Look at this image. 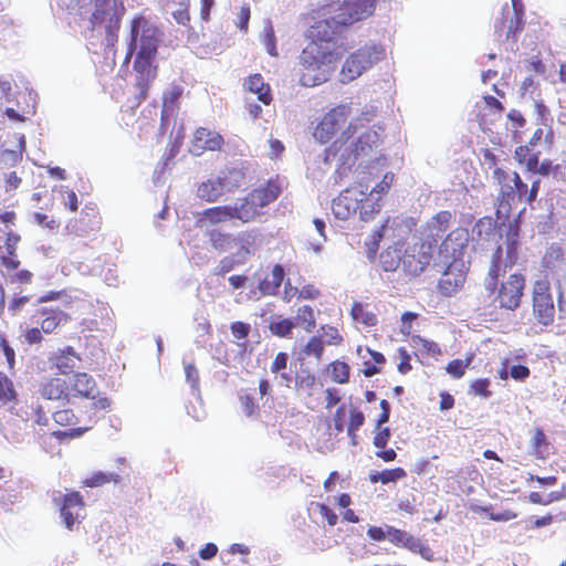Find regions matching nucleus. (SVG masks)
Masks as SVG:
<instances>
[{
	"mask_svg": "<svg viewBox=\"0 0 566 566\" xmlns=\"http://www.w3.org/2000/svg\"><path fill=\"white\" fill-rule=\"evenodd\" d=\"M377 108L375 106L366 107L361 115L342 133V135L325 150V163L335 164L336 172L339 177L346 176L352 167L359 161L356 169V177L366 176L365 182L369 184V196L379 197L387 193L392 186L395 175L386 172L382 179L371 187V172L366 171L373 154L381 143L382 128L380 126H369L376 117Z\"/></svg>",
	"mask_w": 566,
	"mask_h": 566,
	"instance_id": "1",
	"label": "nucleus"
},
{
	"mask_svg": "<svg viewBox=\"0 0 566 566\" xmlns=\"http://www.w3.org/2000/svg\"><path fill=\"white\" fill-rule=\"evenodd\" d=\"M164 32L145 15H137L130 21L129 32L125 38L127 63L133 56V70L139 96L145 98L149 85L157 76V54Z\"/></svg>",
	"mask_w": 566,
	"mask_h": 566,
	"instance_id": "2",
	"label": "nucleus"
},
{
	"mask_svg": "<svg viewBox=\"0 0 566 566\" xmlns=\"http://www.w3.org/2000/svg\"><path fill=\"white\" fill-rule=\"evenodd\" d=\"M77 12L87 29L104 34L105 45L114 46L117 41L116 31L125 12L122 0H76Z\"/></svg>",
	"mask_w": 566,
	"mask_h": 566,
	"instance_id": "3",
	"label": "nucleus"
},
{
	"mask_svg": "<svg viewBox=\"0 0 566 566\" xmlns=\"http://www.w3.org/2000/svg\"><path fill=\"white\" fill-rule=\"evenodd\" d=\"M339 59V52L331 44L310 42L300 55V63L304 67L301 83L304 86H315L326 82Z\"/></svg>",
	"mask_w": 566,
	"mask_h": 566,
	"instance_id": "4",
	"label": "nucleus"
},
{
	"mask_svg": "<svg viewBox=\"0 0 566 566\" xmlns=\"http://www.w3.org/2000/svg\"><path fill=\"white\" fill-rule=\"evenodd\" d=\"M385 59V49L375 42H368L349 54L342 67L339 77L342 83H349L358 78L364 72Z\"/></svg>",
	"mask_w": 566,
	"mask_h": 566,
	"instance_id": "5",
	"label": "nucleus"
},
{
	"mask_svg": "<svg viewBox=\"0 0 566 566\" xmlns=\"http://www.w3.org/2000/svg\"><path fill=\"white\" fill-rule=\"evenodd\" d=\"M377 0H335L325 4L327 14L335 25H352L370 17Z\"/></svg>",
	"mask_w": 566,
	"mask_h": 566,
	"instance_id": "6",
	"label": "nucleus"
},
{
	"mask_svg": "<svg viewBox=\"0 0 566 566\" xmlns=\"http://www.w3.org/2000/svg\"><path fill=\"white\" fill-rule=\"evenodd\" d=\"M244 172L239 168H227L216 177L209 178L207 181L198 186L197 195L199 198L214 202L227 192H232L242 186Z\"/></svg>",
	"mask_w": 566,
	"mask_h": 566,
	"instance_id": "7",
	"label": "nucleus"
},
{
	"mask_svg": "<svg viewBox=\"0 0 566 566\" xmlns=\"http://www.w3.org/2000/svg\"><path fill=\"white\" fill-rule=\"evenodd\" d=\"M366 179V176L356 177L355 184L333 200L332 211L337 219L347 220L358 211L359 205L365 198L364 193L366 195L369 189V184L365 182Z\"/></svg>",
	"mask_w": 566,
	"mask_h": 566,
	"instance_id": "8",
	"label": "nucleus"
},
{
	"mask_svg": "<svg viewBox=\"0 0 566 566\" xmlns=\"http://www.w3.org/2000/svg\"><path fill=\"white\" fill-rule=\"evenodd\" d=\"M370 106L371 105L365 106L361 111ZM361 113L363 112H360L359 115L354 116V107L352 104H340L332 108L322 117L315 127L313 133L314 138L322 144L327 143L334 134L345 125L349 117H352L349 122L350 124L353 119L359 117Z\"/></svg>",
	"mask_w": 566,
	"mask_h": 566,
	"instance_id": "9",
	"label": "nucleus"
},
{
	"mask_svg": "<svg viewBox=\"0 0 566 566\" xmlns=\"http://www.w3.org/2000/svg\"><path fill=\"white\" fill-rule=\"evenodd\" d=\"M432 243L417 241L402 251V270L412 276L419 275L432 260Z\"/></svg>",
	"mask_w": 566,
	"mask_h": 566,
	"instance_id": "10",
	"label": "nucleus"
},
{
	"mask_svg": "<svg viewBox=\"0 0 566 566\" xmlns=\"http://www.w3.org/2000/svg\"><path fill=\"white\" fill-rule=\"evenodd\" d=\"M493 178L500 187L497 213L506 214L512 206L516 203L515 188L516 182H520V176L515 171L496 168L493 172Z\"/></svg>",
	"mask_w": 566,
	"mask_h": 566,
	"instance_id": "11",
	"label": "nucleus"
},
{
	"mask_svg": "<svg viewBox=\"0 0 566 566\" xmlns=\"http://www.w3.org/2000/svg\"><path fill=\"white\" fill-rule=\"evenodd\" d=\"M533 307L534 314L539 323L548 325L553 322L555 306L549 293V283L545 280H539L534 284Z\"/></svg>",
	"mask_w": 566,
	"mask_h": 566,
	"instance_id": "12",
	"label": "nucleus"
},
{
	"mask_svg": "<svg viewBox=\"0 0 566 566\" xmlns=\"http://www.w3.org/2000/svg\"><path fill=\"white\" fill-rule=\"evenodd\" d=\"M525 286V280L521 274H512L502 282L496 300L500 306L506 310H515L520 306Z\"/></svg>",
	"mask_w": 566,
	"mask_h": 566,
	"instance_id": "13",
	"label": "nucleus"
},
{
	"mask_svg": "<svg viewBox=\"0 0 566 566\" xmlns=\"http://www.w3.org/2000/svg\"><path fill=\"white\" fill-rule=\"evenodd\" d=\"M454 221L452 212L443 210L432 216L420 230L421 242H431L432 247L437 243L444 232L451 227Z\"/></svg>",
	"mask_w": 566,
	"mask_h": 566,
	"instance_id": "14",
	"label": "nucleus"
},
{
	"mask_svg": "<svg viewBox=\"0 0 566 566\" xmlns=\"http://www.w3.org/2000/svg\"><path fill=\"white\" fill-rule=\"evenodd\" d=\"M61 497L63 499L60 509L61 516L65 526L71 530L72 526L82 517L84 503L78 492H70L65 495H62L61 492H54L53 501L55 503H59Z\"/></svg>",
	"mask_w": 566,
	"mask_h": 566,
	"instance_id": "15",
	"label": "nucleus"
},
{
	"mask_svg": "<svg viewBox=\"0 0 566 566\" xmlns=\"http://www.w3.org/2000/svg\"><path fill=\"white\" fill-rule=\"evenodd\" d=\"M469 233L463 228L452 230L440 247V255L444 262L452 260L455 263L461 258L462 250L468 245Z\"/></svg>",
	"mask_w": 566,
	"mask_h": 566,
	"instance_id": "16",
	"label": "nucleus"
},
{
	"mask_svg": "<svg viewBox=\"0 0 566 566\" xmlns=\"http://www.w3.org/2000/svg\"><path fill=\"white\" fill-rule=\"evenodd\" d=\"M325 4L321 7L317 11L318 18L321 21H317L315 25L312 27L311 30V42H318L319 44H331L334 50H337V45L335 42V34L337 29L340 25H335L332 19L324 13Z\"/></svg>",
	"mask_w": 566,
	"mask_h": 566,
	"instance_id": "17",
	"label": "nucleus"
},
{
	"mask_svg": "<svg viewBox=\"0 0 566 566\" xmlns=\"http://www.w3.org/2000/svg\"><path fill=\"white\" fill-rule=\"evenodd\" d=\"M223 145L222 136L205 127L196 130L190 153L195 156H200L206 150H219Z\"/></svg>",
	"mask_w": 566,
	"mask_h": 566,
	"instance_id": "18",
	"label": "nucleus"
},
{
	"mask_svg": "<svg viewBox=\"0 0 566 566\" xmlns=\"http://www.w3.org/2000/svg\"><path fill=\"white\" fill-rule=\"evenodd\" d=\"M40 318L38 324L45 334L53 333L59 326L65 325L70 321V316L60 307L43 306L39 310Z\"/></svg>",
	"mask_w": 566,
	"mask_h": 566,
	"instance_id": "19",
	"label": "nucleus"
},
{
	"mask_svg": "<svg viewBox=\"0 0 566 566\" xmlns=\"http://www.w3.org/2000/svg\"><path fill=\"white\" fill-rule=\"evenodd\" d=\"M524 27V18L513 15L510 13V10L503 12V17L500 21H496L494 24L495 32L499 38L505 35L507 40H516L517 34L523 30Z\"/></svg>",
	"mask_w": 566,
	"mask_h": 566,
	"instance_id": "20",
	"label": "nucleus"
},
{
	"mask_svg": "<svg viewBox=\"0 0 566 566\" xmlns=\"http://www.w3.org/2000/svg\"><path fill=\"white\" fill-rule=\"evenodd\" d=\"M233 213L231 206H218L213 208L206 209L198 219V224L200 228L209 229L210 226H216L220 223H226L228 221L233 220Z\"/></svg>",
	"mask_w": 566,
	"mask_h": 566,
	"instance_id": "21",
	"label": "nucleus"
},
{
	"mask_svg": "<svg viewBox=\"0 0 566 566\" xmlns=\"http://www.w3.org/2000/svg\"><path fill=\"white\" fill-rule=\"evenodd\" d=\"M454 269L455 264L451 263L439 281V289L443 295L454 294L465 282V273L461 270L454 272Z\"/></svg>",
	"mask_w": 566,
	"mask_h": 566,
	"instance_id": "22",
	"label": "nucleus"
},
{
	"mask_svg": "<svg viewBox=\"0 0 566 566\" xmlns=\"http://www.w3.org/2000/svg\"><path fill=\"white\" fill-rule=\"evenodd\" d=\"M233 218L242 222H249L253 220L262 209L256 200L249 193L245 198L238 200L231 206Z\"/></svg>",
	"mask_w": 566,
	"mask_h": 566,
	"instance_id": "23",
	"label": "nucleus"
},
{
	"mask_svg": "<svg viewBox=\"0 0 566 566\" xmlns=\"http://www.w3.org/2000/svg\"><path fill=\"white\" fill-rule=\"evenodd\" d=\"M284 279V269L276 264L264 277H259L258 292L260 295H274Z\"/></svg>",
	"mask_w": 566,
	"mask_h": 566,
	"instance_id": "24",
	"label": "nucleus"
},
{
	"mask_svg": "<svg viewBox=\"0 0 566 566\" xmlns=\"http://www.w3.org/2000/svg\"><path fill=\"white\" fill-rule=\"evenodd\" d=\"M39 392L48 400L66 398V382L61 378H49L41 384Z\"/></svg>",
	"mask_w": 566,
	"mask_h": 566,
	"instance_id": "25",
	"label": "nucleus"
},
{
	"mask_svg": "<svg viewBox=\"0 0 566 566\" xmlns=\"http://www.w3.org/2000/svg\"><path fill=\"white\" fill-rule=\"evenodd\" d=\"M72 389L80 396L94 399L97 392L95 380L86 373H77L73 376Z\"/></svg>",
	"mask_w": 566,
	"mask_h": 566,
	"instance_id": "26",
	"label": "nucleus"
},
{
	"mask_svg": "<svg viewBox=\"0 0 566 566\" xmlns=\"http://www.w3.org/2000/svg\"><path fill=\"white\" fill-rule=\"evenodd\" d=\"M255 238L256 235L253 232H242L235 237L237 242L233 243V248L238 247V251L233 256L237 259L238 264L244 263L248 258L252 255V245L254 244Z\"/></svg>",
	"mask_w": 566,
	"mask_h": 566,
	"instance_id": "27",
	"label": "nucleus"
},
{
	"mask_svg": "<svg viewBox=\"0 0 566 566\" xmlns=\"http://www.w3.org/2000/svg\"><path fill=\"white\" fill-rule=\"evenodd\" d=\"M245 87L250 93L255 94L258 99L265 105L270 104L272 101L270 86L264 83L263 77L260 74L251 75L245 82Z\"/></svg>",
	"mask_w": 566,
	"mask_h": 566,
	"instance_id": "28",
	"label": "nucleus"
},
{
	"mask_svg": "<svg viewBox=\"0 0 566 566\" xmlns=\"http://www.w3.org/2000/svg\"><path fill=\"white\" fill-rule=\"evenodd\" d=\"M77 360H80V357L72 347H66L54 357L55 366L63 375L72 373Z\"/></svg>",
	"mask_w": 566,
	"mask_h": 566,
	"instance_id": "29",
	"label": "nucleus"
},
{
	"mask_svg": "<svg viewBox=\"0 0 566 566\" xmlns=\"http://www.w3.org/2000/svg\"><path fill=\"white\" fill-rule=\"evenodd\" d=\"M206 235L209 238L211 245L218 251H228L233 248V243L237 242L235 237L229 233H223L218 229H207Z\"/></svg>",
	"mask_w": 566,
	"mask_h": 566,
	"instance_id": "30",
	"label": "nucleus"
},
{
	"mask_svg": "<svg viewBox=\"0 0 566 566\" xmlns=\"http://www.w3.org/2000/svg\"><path fill=\"white\" fill-rule=\"evenodd\" d=\"M387 538L394 544L402 545L412 551L417 549L420 546L419 541L416 539L413 536L392 526H387Z\"/></svg>",
	"mask_w": 566,
	"mask_h": 566,
	"instance_id": "31",
	"label": "nucleus"
},
{
	"mask_svg": "<svg viewBox=\"0 0 566 566\" xmlns=\"http://www.w3.org/2000/svg\"><path fill=\"white\" fill-rule=\"evenodd\" d=\"M252 198L256 200L261 208L274 201L280 195V187L274 182H269L266 187L255 189L251 192Z\"/></svg>",
	"mask_w": 566,
	"mask_h": 566,
	"instance_id": "32",
	"label": "nucleus"
},
{
	"mask_svg": "<svg viewBox=\"0 0 566 566\" xmlns=\"http://www.w3.org/2000/svg\"><path fill=\"white\" fill-rule=\"evenodd\" d=\"M380 262L385 271H395L402 266V249L401 247L388 248L380 255Z\"/></svg>",
	"mask_w": 566,
	"mask_h": 566,
	"instance_id": "33",
	"label": "nucleus"
},
{
	"mask_svg": "<svg viewBox=\"0 0 566 566\" xmlns=\"http://www.w3.org/2000/svg\"><path fill=\"white\" fill-rule=\"evenodd\" d=\"M181 94V90L179 87H172L168 92L164 94L163 97V109H161V120L163 124L168 122L169 117L174 116L176 111V103Z\"/></svg>",
	"mask_w": 566,
	"mask_h": 566,
	"instance_id": "34",
	"label": "nucleus"
},
{
	"mask_svg": "<svg viewBox=\"0 0 566 566\" xmlns=\"http://www.w3.org/2000/svg\"><path fill=\"white\" fill-rule=\"evenodd\" d=\"M364 197L358 209L359 217L363 221H369L375 213L380 211V200L379 197L369 196L368 191H366V195L364 193Z\"/></svg>",
	"mask_w": 566,
	"mask_h": 566,
	"instance_id": "35",
	"label": "nucleus"
},
{
	"mask_svg": "<svg viewBox=\"0 0 566 566\" xmlns=\"http://www.w3.org/2000/svg\"><path fill=\"white\" fill-rule=\"evenodd\" d=\"M294 319L295 326H301L306 332H312V329L316 325L314 311L308 305H303L298 307Z\"/></svg>",
	"mask_w": 566,
	"mask_h": 566,
	"instance_id": "36",
	"label": "nucleus"
},
{
	"mask_svg": "<svg viewBox=\"0 0 566 566\" xmlns=\"http://www.w3.org/2000/svg\"><path fill=\"white\" fill-rule=\"evenodd\" d=\"M473 234H476L480 240L491 241L497 237L495 224L491 218L479 220L474 228Z\"/></svg>",
	"mask_w": 566,
	"mask_h": 566,
	"instance_id": "37",
	"label": "nucleus"
},
{
	"mask_svg": "<svg viewBox=\"0 0 566 566\" xmlns=\"http://www.w3.org/2000/svg\"><path fill=\"white\" fill-rule=\"evenodd\" d=\"M18 149H6L1 153V160L7 166H15L22 159V153L25 148L23 135H18Z\"/></svg>",
	"mask_w": 566,
	"mask_h": 566,
	"instance_id": "38",
	"label": "nucleus"
},
{
	"mask_svg": "<svg viewBox=\"0 0 566 566\" xmlns=\"http://www.w3.org/2000/svg\"><path fill=\"white\" fill-rule=\"evenodd\" d=\"M502 248L499 247L494 253L492 265L484 281L485 289L493 292L496 289V279L501 270Z\"/></svg>",
	"mask_w": 566,
	"mask_h": 566,
	"instance_id": "39",
	"label": "nucleus"
},
{
	"mask_svg": "<svg viewBox=\"0 0 566 566\" xmlns=\"http://www.w3.org/2000/svg\"><path fill=\"white\" fill-rule=\"evenodd\" d=\"M332 380L337 384H346L349 379V366L343 361H334L328 366Z\"/></svg>",
	"mask_w": 566,
	"mask_h": 566,
	"instance_id": "40",
	"label": "nucleus"
},
{
	"mask_svg": "<svg viewBox=\"0 0 566 566\" xmlns=\"http://www.w3.org/2000/svg\"><path fill=\"white\" fill-rule=\"evenodd\" d=\"M352 316L355 322L361 323L366 326H375L377 323L376 315L366 311L359 303L354 304L352 308Z\"/></svg>",
	"mask_w": 566,
	"mask_h": 566,
	"instance_id": "41",
	"label": "nucleus"
},
{
	"mask_svg": "<svg viewBox=\"0 0 566 566\" xmlns=\"http://www.w3.org/2000/svg\"><path fill=\"white\" fill-rule=\"evenodd\" d=\"M405 476L406 471L401 468H396L371 474L370 480L374 483L380 481L381 483L387 484L389 482H396L397 480L402 479Z\"/></svg>",
	"mask_w": 566,
	"mask_h": 566,
	"instance_id": "42",
	"label": "nucleus"
},
{
	"mask_svg": "<svg viewBox=\"0 0 566 566\" xmlns=\"http://www.w3.org/2000/svg\"><path fill=\"white\" fill-rule=\"evenodd\" d=\"M411 342L413 347L428 356H438L441 354L439 345L432 340L424 339L420 336H412Z\"/></svg>",
	"mask_w": 566,
	"mask_h": 566,
	"instance_id": "43",
	"label": "nucleus"
},
{
	"mask_svg": "<svg viewBox=\"0 0 566 566\" xmlns=\"http://www.w3.org/2000/svg\"><path fill=\"white\" fill-rule=\"evenodd\" d=\"M112 481L117 483L119 481V475L115 474V473H105V472L98 471V472L93 473L91 478L86 479L84 481V484L88 488H96V486H101L105 483H109Z\"/></svg>",
	"mask_w": 566,
	"mask_h": 566,
	"instance_id": "44",
	"label": "nucleus"
},
{
	"mask_svg": "<svg viewBox=\"0 0 566 566\" xmlns=\"http://www.w3.org/2000/svg\"><path fill=\"white\" fill-rule=\"evenodd\" d=\"M15 398L12 381L7 375L0 373V402L6 405Z\"/></svg>",
	"mask_w": 566,
	"mask_h": 566,
	"instance_id": "45",
	"label": "nucleus"
},
{
	"mask_svg": "<svg viewBox=\"0 0 566 566\" xmlns=\"http://www.w3.org/2000/svg\"><path fill=\"white\" fill-rule=\"evenodd\" d=\"M471 361H472V357H468L465 359L451 360L447 365L446 370L453 378H457V379L461 378L464 375L465 369L470 366Z\"/></svg>",
	"mask_w": 566,
	"mask_h": 566,
	"instance_id": "46",
	"label": "nucleus"
},
{
	"mask_svg": "<svg viewBox=\"0 0 566 566\" xmlns=\"http://www.w3.org/2000/svg\"><path fill=\"white\" fill-rule=\"evenodd\" d=\"M294 326V321L290 318H283L279 321H273L270 324V331L276 336L286 337L290 335Z\"/></svg>",
	"mask_w": 566,
	"mask_h": 566,
	"instance_id": "47",
	"label": "nucleus"
},
{
	"mask_svg": "<svg viewBox=\"0 0 566 566\" xmlns=\"http://www.w3.org/2000/svg\"><path fill=\"white\" fill-rule=\"evenodd\" d=\"M321 339L324 342V344L327 345H337L342 342V336L338 333V329L333 326H322L318 331Z\"/></svg>",
	"mask_w": 566,
	"mask_h": 566,
	"instance_id": "48",
	"label": "nucleus"
},
{
	"mask_svg": "<svg viewBox=\"0 0 566 566\" xmlns=\"http://www.w3.org/2000/svg\"><path fill=\"white\" fill-rule=\"evenodd\" d=\"M316 378L308 370H302L295 378V385L298 389L307 391L311 395V390L315 385Z\"/></svg>",
	"mask_w": 566,
	"mask_h": 566,
	"instance_id": "49",
	"label": "nucleus"
},
{
	"mask_svg": "<svg viewBox=\"0 0 566 566\" xmlns=\"http://www.w3.org/2000/svg\"><path fill=\"white\" fill-rule=\"evenodd\" d=\"M262 42L266 49V52L272 55L276 56V45H275V36H274V30L272 24L269 22L264 25L263 29V39Z\"/></svg>",
	"mask_w": 566,
	"mask_h": 566,
	"instance_id": "50",
	"label": "nucleus"
},
{
	"mask_svg": "<svg viewBox=\"0 0 566 566\" xmlns=\"http://www.w3.org/2000/svg\"><path fill=\"white\" fill-rule=\"evenodd\" d=\"M324 352V342L318 336L312 337L303 349V353L307 356H314L316 359H321Z\"/></svg>",
	"mask_w": 566,
	"mask_h": 566,
	"instance_id": "51",
	"label": "nucleus"
},
{
	"mask_svg": "<svg viewBox=\"0 0 566 566\" xmlns=\"http://www.w3.org/2000/svg\"><path fill=\"white\" fill-rule=\"evenodd\" d=\"M185 376L192 392L199 396V371L193 364H185Z\"/></svg>",
	"mask_w": 566,
	"mask_h": 566,
	"instance_id": "52",
	"label": "nucleus"
},
{
	"mask_svg": "<svg viewBox=\"0 0 566 566\" xmlns=\"http://www.w3.org/2000/svg\"><path fill=\"white\" fill-rule=\"evenodd\" d=\"M365 416L361 411L350 409L347 434L355 438V432L364 424Z\"/></svg>",
	"mask_w": 566,
	"mask_h": 566,
	"instance_id": "53",
	"label": "nucleus"
},
{
	"mask_svg": "<svg viewBox=\"0 0 566 566\" xmlns=\"http://www.w3.org/2000/svg\"><path fill=\"white\" fill-rule=\"evenodd\" d=\"M490 380L486 378L476 379L472 382L471 389L475 395L488 398L491 396V391L489 390Z\"/></svg>",
	"mask_w": 566,
	"mask_h": 566,
	"instance_id": "54",
	"label": "nucleus"
},
{
	"mask_svg": "<svg viewBox=\"0 0 566 566\" xmlns=\"http://www.w3.org/2000/svg\"><path fill=\"white\" fill-rule=\"evenodd\" d=\"M60 191L64 192L63 203L69 207L71 211H76L78 208L77 196L73 190H69L65 186L60 187Z\"/></svg>",
	"mask_w": 566,
	"mask_h": 566,
	"instance_id": "55",
	"label": "nucleus"
},
{
	"mask_svg": "<svg viewBox=\"0 0 566 566\" xmlns=\"http://www.w3.org/2000/svg\"><path fill=\"white\" fill-rule=\"evenodd\" d=\"M75 415L70 409L59 410L53 413V420L60 426H69L73 422Z\"/></svg>",
	"mask_w": 566,
	"mask_h": 566,
	"instance_id": "56",
	"label": "nucleus"
},
{
	"mask_svg": "<svg viewBox=\"0 0 566 566\" xmlns=\"http://www.w3.org/2000/svg\"><path fill=\"white\" fill-rule=\"evenodd\" d=\"M287 360H289V356L286 353H282V352L279 353L271 364V367H270L271 373L280 374L283 370H286Z\"/></svg>",
	"mask_w": 566,
	"mask_h": 566,
	"instance_id": "57",
	"label": "nucleus"
},
{
	"mask_svg": "<svg viewBox=\"0 0 566 566\" xmlns=\"http://www.w3.org/2000/svg\"><path fill=\"white\" fill-rule=\"evenodd\" d=\"M516 233H511L507 239V248H506V261L505 268L507 265H512L515 262V252H516Z\"/></svg>",
	"mask_w": 566,
	"mask_h": 566,
	"instance_id": "58",
	"label": "nucleus"
},
{
	"mask_svg": "<svg viewBox=\"0 0 566 566\" xmlns=\"http://www.w3.org/2000/svg\"><path fill=\"white\" fill-rule=\"evenodd\" d=\"M235 264H238V262L234 256H226L216 266L214 274H217V275L226 274V273L230 272L234 268Z\"/></svg>",
	"mask_w": 566,
	"mask_h": 566,
	"instance_id": "59",
	"label": "nucleus"
},
{
	"mask_svg": "<svg viewBox=\"0 0 566 566\" xmlns=\"http://www.w3.org/2000/svg\"><path fill=\"white\" fill-rule=\"evenodd\" d=\"M0 349L2 350L6 357L9 368H12L14 365L15 353L14 349L8 344V342L2 335H0Z\"/></svg>",
	"mask_w": 566,
	"mask_h": 566,
	"instance_id": "60",
	"label": "nucleus"
},
{
	"mask_svg": "<svg viewBox=\"0 0 566 566\" xmlns=\"http://www.w3.org/2000/svg\"><path fill=\"white\" fill-rule=\"evenodd\" d=\"M250 332V325L243 322H234L231 324V333L237 339H243L248 337Z\"/></svg>",
	"mask_w": 566,
	"mask_h": 566,
	"instance_id": "61",
	"label": "nucleus"
},
{
	"mask_svg": "<svg viewBox=\"0 0 566 566\" xmlns=\"http://www.w3.org/2000/svg\"><path fill=\"white\" fill-rule=\"evenodd\" d=\"M20 241V235L9 232L7 235V240L3 248V252L9 255H14L18 242Z\"/></svg>",
	"mask_w": 566,
	"mask_h": 566,
	"instance_id": "62",
	"label": "nucleus"
},
{
	"mask_svg": "<svg viewBox=\"0 0 566 566\" xmlns=\"http://www.w3.org/2000/svg\"><path fill=\"white\" fill-rule=\"evenodd\" d=\"M24 339L29 345L40 344L43 339L41 327H32L27 329Z\"/></svg>",
	"mask_w": 566,
	"mask_h": 566,
	"instance_id": "63",
	"label": "nucleus"
},
{
	"mask_svg": "<svg viewBox=\"0 0 566 566\" xmlns=\"http://www.w3.org/2000/svg\"><path fill=\"white\" fill-rule=\"evenodd\" d=\"M318 509L321 516L327 521L329 526H334L337 523L338 516L332 509L325 504H319Z\"/></svg>",
	"mask_w": 566,
	"mask_h": 566,
	"instance_id": "64",
	"label": "nucleus"
}]
</instances>
